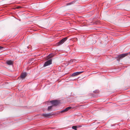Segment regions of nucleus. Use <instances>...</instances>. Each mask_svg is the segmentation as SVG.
Here are the masks:
<instances>
[{"instance_id":"1a4fd4ad","label":"nucleus","mask_w":130,"mask_h":130,"mask_svg":"<svg viewBox=\"0 0 130 130\" xmlns=\"http://www.w3.org/2000/svg\"><path fill=\"white\" fill-rule=\"evenodd\" d=\"M63 43L62 42V41L61 40L60 41H59V42H58L57 43V44H58V45H59L62 44Z\"/></svg>"},{"instance_id":"9d476101","label":"nucleus","mask_w":130,"mask_h":130,"mask_svg":"<svg viewBox=\"0 0 130 130\" xmlns=\"http://www.w3.org/2000/svg\"><path fill=\"white\" fill-rule=\"evenodd\" d=\"M67 38L66 37L62 39L61 40L63 43L67 40Z\"/></svg>"},{"instance_id":"4468645a","label":"nucleus","mask_w":130,"mask_h":130,"mask_svg":"<svg viewBox=\"0 0 130 130\" xmlns=\"http://www.w3.org/2000/svg\"><path fill=\"white\" fill-rule=\"evenodd\" d=\"M52 57V56H51V55H50L47 56L48 58H51Z\"/></svg>"},{"instance_id":"ddd939ff","label":"nucleus","mask_w":130,"mask_h":130,"mask_svg":"<svg viewBox=\"0 0 130 130\" xmlns=\"http://www.w3.org/2000/svg\"><path fill=\"white\" fill-rule=\"evenodd\" d=\"M73 2H71V3H69L68 4H67V5H70L71 4H73Z\"/></svg>"},{"instance_id":"f257e3e1","label":"nucleus","mask_w":130,"mask_h":130,"mask_svg":"<svg viewBox=\"0 0 130 130\" xmlns=\"http://www.w3.org/2000/svg\"><path fill=\"white\" fill-rule=\"evenodd\" d=\"M128 54V53H125L121 54L118 55L117 56L116 58H118L117 59V60L119 61L121 59L127 56Z\"/></svg>"},{"instance_id":"6e6552de","label":"nucleus","mask_w":130,"mask_h":130,"mask_svg":"<svg viewBox=\"0 0 130 130\" xmlns=\"http://www.w3.org/2000/svg\"><path fill=\"white\" fill-rule=\"evenodd\" d=\"M7 64L9 65H11L13 63V61L11 60L7 61H6Z\"/></svg>"},{"instance_id":"20e7f679","label":"nucleus","mask_w":130,"mask_h":130,"mask_svg":"<svg viewBox=\"0 0 130 130\" xmlns=\"http://www.w3.org/2000/svg\"><path fill=\"white\" fill-rule=\"evenodd\" d=\"M52 115L51 113H43L41 115V116L45 117H47L51 116Z\"/></svg>"},{"instance_id":"dca6fc26","label":"nucleus","mask_w":130,"mask_h":130,"mask_svg":"<svg viewBox=\"0 0 130 130\" xmlns=\"http://www.w3.org/2000/svg\"><path fill=\"white\" fill-rule=\"evenodd\" d=\"M2 48H3V47L0 46V50Z\"/></svg>"},{"instance_id":"9b49d317","label":"nucleus","mask_w":130,"mask_h":130,"mask_svg":"<svg viewBox=\"0 0 130 130\" xmlns=\"http://www.w3.org/2000/svg\"><path fill=\"white\" fill-rule=\"evenodd\" d=\"M72 128L74 129V130H77V126H72Z\"/></svg>"},{"instance_id":"2eb2a0df","label":"nucleus","mask_w":130,"mask_h":130,"mask_svg":"<svg viewBox=\"0 0 130 130\" xmlns=\"http://www.w3.org/2000/svg\"><path fill=\"white\" fill-rule=\"evenodd\" d=\"M21 8V7L20 6H18L17 7V9H19V8Z\"/></svg>"},{"instance_id":"423d86ee","label":"nucleus","mask_w":130,"mask_h":130,"mask_svg":"<svg viewBox=\"0 0 130 130\" xmlns=\"http://www.w3.org/2000/svg\"><path fill=\"white\" fill-rule=\"evenodd\" d=\"M26 75V72H24L22 73L20 77L21 78H24L25 77Z\"/></svg>"},{"instance_id":"f03ea898","label":"nucleus","mask_w":130,"mask_h":130,"mask_svg":"<svg viewBox=\"0 0 130 130\" xmlns=\"http://www.w3.org/2000/svg\"><path fill=\"white\" fill-rule=\"evenodd\" d=\"M52 63V60L51 59H50L45 63L43 66L44 67H46L51 64Z\"/></svg>"},{"instance_id":"39448f33","label":"nucleus","mask_w":130,"mask_h":130,"mask_svg":"<svg viewBox=\"0 0 130 130\" xmlns=\"http://www.w3.org/2000/svg\"><path fill=\"white\" fill-rule=\"evenodd\" d=\"M83 71L79 72H76L72 74L71 75L72 76H77L78 75L80 74L81 73L83 72Z\"/></svg>"},{"instance_id":"f3484780","label":"nucleus","mask_w":130,"mask_h":130,"mask_svg":"<svg viewBox=\"0 0 130 130\" xmlns=\"http://www.w3.org/2000/svg\"><path fill=\"white\" fill-rule=\"evenodd\" d=\"M128 54L129 53L130 54V52L129 53H128Z\"/></svg>"},{"instance_id":"7ed1b4c3","label":"nucleus","mask_w":130,"mask_h":130,"mask_svg":"<svg viewBox=\"0 0 130 130\" xmlns=\"http://www.w3.org/2000/svg\"><path fill=\"white\" fill-rule=\"evenodd\" d=\"M53 105L56 106L59 103V102L56 100H53L50 101Z\"/></svg>"},{"instance_id":"f8f14e48","label":"nucleus","mask_w":130,"mask_h":130,"mask_svg":"<svg viewBox=\"0 0 130 130\" xmlns=\"http://www.w3.org/2000/svg\"><path fill=\"white\" fill-rule=\"evenodd\" d=\"M52 107L53 106H48V110H50L52 108Z\"/></svg>"},{"instance_id":"0eeeda50","label":"nucleus","mask_w":130,"mask_h":130,"mask_svg":"<svg viewBox=\"0 0 130 130\" xmlns=\"http://www.w3.org/2000/svg\"><path fill=\"white\" fill-rule=\"evenodd\" d=\"M71 107H68L66 108L65 109L61 111V113H63L64 112H66L68 111L69 109H71Z\"/></svg>"}]
</instances>
